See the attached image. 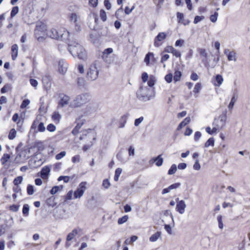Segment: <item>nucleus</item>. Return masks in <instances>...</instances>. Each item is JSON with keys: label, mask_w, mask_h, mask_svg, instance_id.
Masks as SVG:
<instances>
[{"label": "nucleus", "mask_w": 250, "mask_h": 250, "mask_svg": "<svg viewBox=\"0 0 250 250\" xmlns=\"http://www.w3.org/2000/svg\"><path fill=\"white\" fill-rule=\"evenodd\" d=\"M68 50L74 57L83 60L86 57V53L83 46L74 41H71L68 44Z\"/></svg>", "instance_id": "f257e3e1"}, {"label": "nucleus", "mask_w": 250, "mask_h": 250, "mask_svg": "<svg viewBox=\"0 0 250 250\" xmlns=\"http://www.w3.org/2000/svg\"><path fill=\"white\" fill-rule=\"evenodd\" d=\"M47 35L52 39L66 41L68 39L69 33L64 28L59 30L53 28L48 31Z\"/></svg>", "instance_id": "f03ea898"}, {"label": "nucleus", "mask_w": 250, "mask_h": 250, "mask_svg": "<svg viewBox=\"0 0 250 250\" xmlns=\"http://www.w3.org/2000/svg\"><path fill=\"white\" fill-rule=\"evenodd\" d=\"M90 100V96L87 93L82 94L76 97L70 103V106L75 108L82 106Z\"/></svg>", "instance_id": "7ed1b4c3"}, {"label": "nucleus", "mask_w": 250, "mask_h": 250, "mask_svg": "<svg viewBox=\"0 0 250 250\" xmlns=\"http://www.w3.org/2000/svg\"><path fill=\"white\" fill-rule=\"evenodd\" d=\"M99 76V70L97 67L96 62L92 63L86 73V78L89 81L96 80Z\"/></svg>", "instance_id": "20e7f679"}, {"label": "nucleus", "mask_w": 250, "mask_h": 250, "mask_svg": "<svg viewBox=\"0 0 250 250\" xmlns=\"http://www.w3.org/2000/svg\"><path fill=\"white\" fill-rule=\"evenodd\" d=\"M149 91L150 89L147 87L141 86L136 92L137 97L141 101L145 102L149 101L150 99V96L148 94Z\"/></svg>", "instance_id": "39448f33"}, {"label": "nucleus", "mask_w": 250, "mask_h": 250, "mask_svg": "<svg viewBox=\"0 0 250 250\" xmlns=\"http://www.w3.org/2000/svg\"><path fill=\"white\" fill-rule=\"evenodd\" d=\"M227 120L226 114H222L215 118L213 123V126H217L220 129L225 126Z\"/></svg>", "instance_id": "423d86ee"}, {"label": "nucleus", "mask_w": 250, "mask_h": 250, "mask_svg": "<svg viewBox=\"0 0 250 250\" xmlns=\"http://www.w3.org/2000/svg\"><path fill=\"white\" fill-rule=\"evenodd\" d=\"M86 183L83 182L80 184L79 187L74 192V198L75 199L81 198L83 194L86 189Z\"/></svg>", "instance_id": "0eeeda50"}, {"label": "nucleus", "mask_w": 250, "mask_h": 250, "mask_svg": "<svg viewBox=\"0 0 250 250\" xmlns=\"http://www.w3.org/2000/svg\"><path fill=\"white\" fill-rule=\"evenodd\" d=\"M176 201L177 202L176 207V211L181 214H183L186 208L185 201L184 200L179 201L178 198L176 199Z\"/></svg>", "instance_id": "6e6552de"}, {"label": "nucleus", "mask_w": 250, "mask_h": 250, "mask_svg": "<svg viewBox=\"0 0 250 250\" xmlns=\"http://www.w3.org/2000/svg\"><path fill=\"white\" fill-rule=\"evenodd\" d=\"M68 64L64 60H60L58 62V70L59 72L63 75L67 70Z\"/></svg>", "instance_id": "1a4fd4ad"}, {"label": "nucleus", "mask_w": 250, "mask_h": 250, "mask_svg": "<svg viewBox=\"0 0 250 250\" xmlns=\"http://www.w3.org/2000/svg\"><path fill=\"white\" fill-rule=\"evenodd\" d=\"M167 35L164 32H160L159 33L157 36L156 37L154 41V46L155 47H159L161 43H159V42L162 41V40L166 39Z\"/></svg>", "instance_id": "9d476101"}, {"label": "nucleus", "mask_w": 250, "mask_h": 250, "mask_svg": "<svg viewBox=\"0 0 250 250\" xmlns=\"http://www.w3.org/2000/svg\"><path fill=\"white\" fill-rule=\"evenodd\" d=\"M50 172V167L49 166H45L42 168L40 172V176L43 179H46L48 177Z\"/></svg>", "instance_id": "9b49d317"}, {"label": "nucleus", "mask_w": 250, "mask_h": 250, "mask_svg": "<svg viewBox=\"0 0 250 250\" xmlns=\"http://www.w3.org/2000/svg\"><path fill=\"white\" fill-rule=\"evenodd\" d=\"M70 100V97L66 95H63L61 97L60 101L59 102V106H61V107H63L65 105L68 104L69 101Z\"/></svg>", "instance_id": "f8f14e48"}, {"label": "nucleus", "mask_w": 250, "mask_h": 250, "mask_svg": "<svg viewBox=\"0 0 250 250\" xmlns=\"http://www.w3.org/2000/svg\"><path fill=\"white\" fill-rule=\"evenodd\" d=\"M150 161L156 162V165L158 167H160L163 163V158L162 157L161 155H159L156 157L153 158Z\"/></svg>", "instance_id": "ddd939ff"}, {"label": "nucleus", "mask_w": 250, "mask_h": 250, "mask_svg": "<svg viewBox=\"0 0 250 250\" xmlns=\"http://www.w3.org/2000/svg\"><path fill=\"white\" fill-rule=\"evenodd\" d=\"M198 52H199L200 55L203 57V59L202 60L203 62H207V57H208V53L204 48H198Z\"/></svg>", "instance_id": "4468645a"}, {"label": "nucleus", "mask_w": 250, "mask_h": 250, "mask_svg": "<svg viewBox=\"0 0 250 250\" xmlns=\"http://www.w3.org/2000/svg\"><path fill=\"white\" fill-rule=\"evenodd\" d=\"M12 59L15 60L18 56V46L17 44H14L11 47Z\"/></svg>", "instance_id": "2eb2a0df"}, {"label": "nucleus", "mask_w": 250, "mask_h": 250, "mask_svg": "<svg viewBox=\"0 0 250 250\" xmlns=\"http://www.w3.org/2000/svg\"><path fill=\"white\" fill-rule=\"evenodd\" d=\"M190 121V118L189 117H186L182 122H181L178 125L177 129L178 130H181L184 126H186Z\"/></svg>", "instance_id": "dca6fc26"}, {"label": "nucleus", "mask_w": 250, "mask_h": 250, "mask_svg": "<svg viewBox=\"0 0 250 250\" xmlns=\"http://www.w3.org/2000/svg\"><path fill=\"white\" fill-rule=\"evenodd\" d=\"M62 118V116L61 114L57 111H55L53 112L52 115V118L53 120L56 123L58 124L60 122Z\"/></svg>", "instance_id": "f3484780"}, {"label": "nucleus", "mask_w": 250, "mask_h": 250, "mask_svg": "<svg viewBox=\"0 0 250 250\" xmlns=\"http://www.w3.org/2000/svg\"><path fill=\"white\" fill-rule=\"evenodd\" d=\"M78 234L77 229H74L71 232L68 233L66 237V241H70L73 239L74 236Z\"/></svg>", "instance_id": "a211bd4d"}, {"label": "nucleus", "mask_w": 250, "mask_h": 250, "mask_svg": "<svg viewBox=\"0 0 250 250\" xmlns=\"http://www.w3.org/2000/svg\"><path fill=\"white\" fill-rule=\"evenodd\" d=\"M223 82V78L222 75L220 74H217L215 76V82L216 83H214V85L216 86H220L221 84Z\"/></svg>", "instance_id": "6ab92c4d"}, {"label": "nucleus", "mask_w": 250, "mask_h": 250, "mask_svg": "<svg viewBox=\"0 0 250 250\" xmlns=\"http://www.w3.org/2000/svg\"><path fill=\"white\" fill-rule=\"evenodd\" d=\"M151 56H154V54L152 52H148L145 56L144 62L147 66L150 64V61L151 59Z\"/></svg>", "instance_id": "aec40b11"}, {"label": "nucleus", "mask_w": 250, "mask_h": 250, "mask_svg": "<svg viewBox=\"0 0 250 250\" xmlns=\"http://www.w3.org/2000/svg\"><path fill=\"white\" fill-rule=\"evenodd\" d=\"M83 117H79V118L77 119L76 120V122L77 123V125L75 126L76 127L78 128V129H80L82 126L83 125L84 123L85 122V120L82 118Z\"/></svg>", "instance_id": "412c9836"}, {"label": "nucleus", "mask_w": 250, "mask_h": 250, "mask_svg": "<svg viewBox=\"0 0 250 250\" xmlns=\"http://www.w3.org/2000/svg\"><path fill=\"white\" fill-rule=\"evenodd\" d=\"M127 116V115H124L121 117L120 120L119 127L123 128L125 126V124L126 122Z\"/></svg>", "instance_id": "4be33fe9"}, {"label": "nucleus", "mask_w": 250, "mask_h": 250, "mask_svg": "<svg viewBox=\"0 0 250 250\" xmlns=\"http://www.w3.org/2000/svg\"><path fill=\"white\" fill-rule=\"evenodd\" d=\"M236 99L237 97L235 95H233L228 106V108L229 110H231L233 109L234 104L236 101Z\"/></svg>", "instance_id": "5701e85b"}, {"label": "nucleus", "mask_w": 250, "mask_h": 250, "mask_svg": "<svg viewBox=\"0 0 250 250\" xmlns=\"http://www.w3.org/2000/svg\"><path fill=\"white\" fill-rule=\"evenodd\" d=\"M161 236V232L157 231L154 234H153L150 238L149 241L151 242H155L156 241L159 237Z\"/></svg>", "instance_id": "b1692460"}, {"label": "nucleus", "mask_w": 250, "mask_h": 250, "mask_svg": "<svg viewBox=\"0 0 250 250\" xmlns=\"http://www.w3.org/2000/svg\"><path fill=\"white\" fill-rule=\"evenodd\" d=\"M181 76H182V73H181V71H176L174 73V76H173L174 81L175 82H177L180 81Z\"/></svg>", "instance_id": "393cba45"}, {"label": "nucleus", "mask_w": 250, "mask_h": 250, "mask_svg": "<svg viewBox=\"0 0 250 250\" xmlns=\"http://www.w3.org/2000/svg\"><path fill=\"white\" fill-rule=\"evenodd\" d=\"M12 85L10 83H7L5 84L0 89V92L1 93H4L7 91L11 89Z\"/></svg>", "instance_id": "a878e982"}, {"label": "nucleus", "mask_w": 250, "mask_h": 250, "mask_svg": "<svg viewBox=\"0 0 250 250\" xmlns=\"http://www.w3.org/2000/svg\"><path fill=\"white\" fill-rule=\"evenodd\" d=\"M29 206L28 204H24L22 208V214L24 216H27L29 214Z\"/></svg>", "instance_id": "bb28decb"}, {"label": "nucleus", "mask_w": 250, "mask_h": 250, "mask_svg": "<svg viewBox=\"0 0 250 250\" xmlns=\"http://www.w3.org/2000/svg\"><path fill=\"white\" fill-rule=\"evenodd\" d=\"M100 17L101 19L103 21H105L107 19V16L105 11L104 9H101L100 11Z\"/></svg>", "instance_id": "cd10ccee"}, {"label": "nucleus", "mask_w": 250, "mask_h": 250, "mask_svg": "<svg viewBox=\"0 0 250 250\" xmlns=\"http://www.w3.org/2000/svg\"><path fill=\"white\" fill-rule=\"evenodd\" d=\"M227 57L229 61H236L235 53L234 51L229 52L228 54Z\"/></svg>", "instance_id": "c85d7f7f"}, {"label": "nucleus", "mask_w": 250, "mask_h": 250, "mask_svg": "<svg viewBox=\"0 0 250 250\" xmlns=\"http://www.w3.org/2000/svg\"><path fill=\"white\" fill-rule=\"evenodd\" d=\"M16 131L14 128H12L10 130L9 135L8 138L10 140H13L16 136Z\"/></svg>", "instance_id": "c756f323"}, {"label": "nucleus", "mask_w": 250, "mask_h": 250, "mask_svg": "<svg viewBox=\"0 0 250 250\" xmlns=\"http://www.w3.org/2000/svg\"><path fill=\"white\" fill-rule=\"evenodd\" d=\"M19 7L16 6H14L12 8V9L11 11V13H10V16L11 18H13L14 17H15L17 14H18V13L19 12Z\"/></svg>", "instance_id": "7c9ffc66"}, {"label": "nucleus", "mask_w": 250, "mask_h": 250, "mask_svg": "<svg viewBox=\"0 0 250 250\" xmlns=\"http://www.w3.org/2000/svg\"><path fill=\"white\" fill-rule=\"evenodd\" d=\"M214 145V139L213 138L211 137L208 139V140L205 143V146L206 147H208L211 146H213Z\"/></svg>", "instance_id": "2f4dec72"}, {"label": "nucleus", "mask_w": 250, "mask_h": 250, "mask_svg": "<svg viewBox=\"0 0 250 250\" xmlns=\"http://www.w3.org/2000/svg\"><path fill=\"white\" fill-rule=\"evenodd\" d=\"M177 170V166L175 164H173L168 171V174L172 175L174 174Z\"/></svg>", "instance_id": "473e14b6"}, {"label": "nucleus", "mask_w": 250, "mask_h": 250, "mask_svg": "<svg viewBox=\"0 0 250 250\" xmlns=\"http://www.w3.org/2000/svg\"><path fill=\"white\" fill-rule=\"evenodd\" d=\"M10 156L8 154H4L0 159L2 164H5L10 159Z\"/></svg>", "instance_id": "72a5a7b5"}, {"label": "nucleus", "mask_w": 250, "mask_h": 250, "mask_svg": "<svg viewBox=\"0 0 250 250\" xmlns=\"http://www.w3.org/2000/svg\"><path fill=\"white\" fill-rule=\"evenodd\" d=\"M22 180V177L18 176L15 178V179L13 181V184H14L15 186H19V184L21 183Z\"/></svg>", "instance_id": "f704fd0d"}, {"label": "nucleus", "mask_w": 250, "mask_h": 250, "mask_svg": "<svg viewBox=\"0 0 250 250\" xmlns=\"http://www.w3.org/2000/svg\"><path fill=\"white\" fill-rule=\"evenodd\" d=\"M70 179V178L69 176H60L58 178V181H61L62 180H63L64 183H67L69 182V180Z\"/></svg>", "instance_id": "c9c22d12"}, {"label": "nucleus", "mask_w": 250, "mask_h": 250, "mask_svg": "<svg viewBox=\"0 0 250 250\" xmlns=\"http://www.w3.org/2000/svg\"><path fill=\"white\" fill-rule=\"evenodd\" d=\"M27 192L29 195L33 194L34 192V187L31 185H28L27 187Z\"/></svg>", "instance_id": "e433bc0d"}, {"label": "nucleus", "mask_w": 250, "mask_h": 250, "mask_svg": "<svg viewBox=\"0 0 250 250\" xmlns=\"http://www.w3.org/2000/svg\"><path fill=\"white\" fill-rule=\"evenodd\" d=\"M128 219V217L127 215H125L122 217H121L118 219V223L119 224H123L124 223L126 222Z\"/></svg>", "instance_id": "4c0bfd02"}, {"label": "nucleus", "mask_w": 250, "mask_h": 250, "mask_svg": "<svg viewBox=\"0 0 250 250\" xmlns=\"http://www.w3.org/2000/svg\"><path fill=\"white\" fill-rule=\"evenodd\" d=\"M112 52L113 49L111 48H108L105 49L103 52V58H104V56L107 57V55L112 53Z\"/></svg>", "instance_id": "58836bf2"}, {"label": "nucleus", "mask_w": 250, "mask_h": 250, "mask_svg": "<svg viewBox=\"0 0 250 250\" xmlns=\"http://www.w3.org/2000/svg\"><path fill=\"white\" fill-rule=\"evenodd\" d=\"M85 84V80L83 78H78L77 79V84L80 87H83Z\"/></svg>", "instance_id": "ea45409f"}, {"label": "nucleus", "mask_w": 250, "mask_h": 250, "mask_svg": "<svg viewBox=\"0 0 250 250\" xmlns=\"http://www.w3.org/2000/svg\"><path fill=\"white\" fill-rule=\"evenodd\" d=\"M218 16V13L217 12H215L213 15H210V20L212 22H215L217 20Z\"/></svg>", "instance_id": "a19ab883"}, {"label": "nucleus", "mask_w": 250, "mask_h": 250, "mask_svg": "<svg viewBox=\"0 0 250 250\" xmlns=\"http://www.w3.org/2000/svg\"><path fill=\"white\" fill-rule=\"evenodd\" d=\"M217 221L218 222V227H219V229H223L224 226H223V221H222V215H219L217 217Z\"/></svg>", "instance_id": "79ce46f5"}, {"label": "nucleus", "mask_w": 250, "mask_h": 250, "mask_svg": "<svg viewBox=\"0 0 250 250\" xmlns=\"http://www.w3.org/2000/svg\"><path fill=\"white\" fill-rule=\"evenodd\" d=\"M20 205L13 204L9 207V209L13 212H17L19 210Z\"/></svg>", "instance_id": "37998d69"}, {"label": "nucleus", "mask_w": 250, "mask_h": 250, "mask_svg": "<svg viewBox=\"0 0 250 250\" xmlns=\"http://www.w3.org/2000/svg\"><path fill=\"white\" fill-rule=\"evenodd\" d=\"M181 186V184L180 183H176L174 184H173L171 185H170L168 187V189H170V190L174 189H176L177 188H179Z\"/></svg>", "instance_id": "c03bdc74"}, {"label": "nucleus", "mask_w": 250, "mask_h": 250, "mask_svg": "<svg viewBox=\"0 0 250 250\" xmlns=\"http://www.w3.org/2000/svg\"><path fill=\"white\" fill-rule=\"evenodd\" d=\"M201 88V84L199 83H197L194 88L193 92L195 93H198Z\"/></svg>", "instance_id": "a18cd8bd"}, {"label": "nucleus", "mask_w": 250, "mask_h": 250, "mask_svg": "<svg viewBox=\"0 0 250 250\" xmlns=\"http://www.w3.org/2000/svg\"><path fill=\"white\" fill-rule=\"evenodd\" d=\"M29 103L30 101L28 99L24 100L21 105V108L22 109L25 108Z\"/></svg>", "instance_id": "49530a36"}, {"label": "nucleus", "mask_w": 250, "mask_h": 250, "mask_svg": "<svg viewBox=\"0 0 250 250\" xmlns=\"http://www.w3.org/2000/svg\"><path fill=\"white\" fill-rule=\"evenodd\" d=\"M173 75L171 73H169L166 75L165 77V80L168 83H170L172 81Z\"/></svg>", "instance_id": "de8ad7c7"}, {"label": "nucleus", "mask_w": 250, "mask_h": 250, "mask_svg": "<svg viewBox=\"0 0 250 250\" xmlns=\"http://www.w3.org/2000/svg\"><path fill=\"white\" fill-rule=\"evenodd\" d=\"M56 129L55 125L52 124H50L47 126V130L50 132H54Z\"/></svg>", "instance_id": "09e8293b"}, {"label": "nucleus", "mask_w": 250, "mask_h": 250, "mask_svg": "<svg viewBox=\"0 0 250 250\" xmlns=\"http://www.w3.org/2000/svg\"><path fill=\"white\" fill-rule=\"evenodd\" d=\"M66 155V152L64 151H61L58 154H57L55 156V158L57 160H60L62 158H63Z\"/></svg>", "instance_id": "8fccbe9b"}, {"label": "nucleus", "mask_w": 250, "mask_h": 250, "mask_svg": "<svg viewBox=\"0 0 250 250\" xmlns=\"http://www.w3.org/2000/svg\"><path fill=\"white\" fill-rule=\"evenodd\" d=\"M204 18L205 17L203 16H195V17L194 18V21H193L194 23H195V24L197 23L199 21H200L202 20H204Z\"/></svg>", "instance_id": "3c124183"}, {"label": "nucleus", "mask_w": 250, "mask_h": 250, "mask_svg": "<svg viewBox=\"0 0 250 250\" xmlns=\"http://www.w3.org/2000/svg\"><path fill=\"white\" fill-rule=\"evenodd\" d=\"M38 130L40 132H43L45 130V126L43 123L41 122L38 126Z\"/></svg>", "instance_id": "603ef678"}, {"label": "nucleus", "mask_w": 250, "mask_h": 250, "mask_svg": "<svg viewBox=\"0 0 250 250\" xmlns=\"http://www.w3.org/2000/svg\"><path fill=\"white\" fill-rule=\"evenodd\" d=\"M143 120H144L143 117H141L138 119H135V121H134L135 126H138Z\"/></svg>", "instance_id": "864d4df0"}, {"label": "nucleus", "mask_w": 250, "mask_h": 250, "mask_svg": "<svg viewBox=\"0 0 250 250\" xmlns=\"http://www.w3.org/2000/svg\"><path fill=\"white\" fill-rule=\"evenodd\" d=\"M193 167L194 169L198 170L200 169L201 166L198 160H196L194 164L193 165Z\"/></svg>", "instance_id": "5fc2aeb1"}, {"label": "nucleus", "mask_w": 250, "mask_h": 250, "mask_svg": "<svg viewBox=\"0 0 250 250\" xmlns=\"http://www.w3.org/2000/svg\"><path fill=\"white\" fill-rule=\"evenodd\" d=\"M59 191V188L58 186H54L50 191V193L54 195Z\"/></svg>", "instance_id": "6e6d98bb"}, {"label": "nucleus", "mask_w": 250, "mask_h": 250, "mask_svg": "<svg viewBox=\"0 0 250 250\" xmlns=\"http://www.w3.org/2000/svg\"><path fill=\"white\" fill-rule=\"evenodd\" d=\"M103 186L105 188H107L110 186V183L108 179H104L103 182Z\"/></svg>", "instance_id": "4d7b16f0"}, {"label": "nucleus", "mask_w": 250, "mask_h": 250, "mask_svg": "<svg viewBox=\"0 0 250 250\" xmlns=\"http://www.w3.org/2000/svg\"><path fill=\"white\" fill-rule=\"evenodd\" d=\"M70 20L71 21L76 22L77 21V15L75 13H71L70 15Z\"/></svg>", "instance_id": "13d9d810"}, {"label": "nucleus", "mask_w": 250, "mask_h": 250, "mask_svg": "<svg viewBox=\"0 0 250 250\" xmlns=\"http://www.w3.org/2000/svg\"><path fill=\"white\" fill-rule=\"evenodd\" d=\"M30 83L31 84L32 86H33L34 87H36L37 86L38 82V81L34 79H30Z\"/></svg>", "instance_id": "bf43d9fd"}, {"label": "nucleus", "mask_w": 250, "mask_h": 250, "mask_svg": "<svg viewBox=\"0 0 250 250\" xmlns=\"http://www.w3.org/2000/svg\"><path fill=\"white\" fill-rule=\"evenodd\" d=\"M104 5L107 10H110L111 7V4L108 0H104Z\"/></svg>", "instance_id": "052dcab7"}, {"label": "nucleus", "mask_w": 250, "mask_h": 250, "mask_svg": "<svg viewBox=\"0 0 250 250\" xmlns=\"http://www.w3.org/2000/svg\"><path fill=\"white\" fill-rule=\"evenodd\" d=\"M89 3L93 7H96L98 5V0H89Z\"/></svg>", "instance_id": "680f3d73"}, {"label": "nucleus", "mask_w": 250, "mask_h": 250, "mask_svg": "<svg viewBox=\"0 0 250 250\" xmlns=\"http://www.w3.org/2000/svg\"><path fill=\"white\" fill-rule=\"evenodd\" d=\"M80 160V156L79 155L74 156L72 158V161L73 163L79 162Z\"/></svg>", "instance_id": "e2e57ef3"}, {"label": "nucleus", "mask_w": 250, "mask_h": 250, "mask_svg": "<svg viewBox=\"0 0 250 250\" xmlns=\"http://www.w3.org/2000/svg\"><path fill=\"white\" fill-rule=\"evenodd\" d=\"M128 154L129 156H134L135 149L132 146H130L128 148Z\"/></svg>", "instance_id": "0e129e2a"}, {"label": "nucleus", "mask_w": 250, "mask_h": 250, "mask_svg": "<svg viewBox=\"0 0 250 250\" xmlns=\"http://www.w3.org/2000/svg\"><path fill=\"white\" fill-rule=\"evenodd\" d=\"M169 58V56L168 54H165L162 56L161 59V62L162 63L164 62H165L167 61Z\"/></svg>", "instance_id": "69168bd1"}, {"label": "nucleus", "mask_w": 250, "mask_h": 250, "mask_svg": "<svg viewBox=\"0 0 250 250\" xmlns=\"http://www.w3.org/2000/svg\"><path fill=\"white\" fill-rule=\"evenodd\" d=\"M164 228L168 234L172 233L171 228L169 225H165Z\"/></svg>", "instance_id": "338daca9"}, {"label": "nucleus", "mask_w": 250, "mask_h": 250, "mask_svg": "<svg viewBox=\"0 0 250 250\" xmlns=\"http://www.w3.org/2000/svg\"><path fill=\"white\" fill-rule=\"evenodd\" d=\"M198 78H199V77L196 73L193 72L191 74L190 79L192 80L195 81H197L198 79Z\"/></svg>", "instance_id": "774afa93"}]
</instances>
